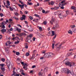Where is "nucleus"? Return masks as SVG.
I'll list each match as a JSON object with an SVG mask.
<instances>
[{
  "label": "nucleus",
  "instance_id": "f257e3e1",
  "mask_svg": "<svg viewBox=\"0 0 76 76\" xmlns=\"http://www.w3.org/2000/svg\"><path fill=\"white\" fill-rule=\"evenodd\" d=\"M9 23V20H6V21H4L2 22L1 25L0 26L3 29H4L6 27L4 26L5 24H7V23Z\"/></svg>",
  "mask_w": 76,
  "mask_h": 76
},
{
  "label": "nucleus",
  "instance_id": "aec40b11",
  "mask_svg": "<svg viewBox=\"0 0 76 76\" xmlns=\"http://www.w3.org/2000/svg\"><path fill=\"white\" fill-rule=\"evenodd\" d=\"M51 4V5H54V2H53V1H51L50 3V2H49V5H50Z\"/></svg>",
  "mask_w": 76,
  "mask_h": 76
},
{
  "label": "nucleus",
  "instance_id": "69168bd1",
  "mask_svg": "<svg viewBox=\"0 0 76 76\" xmlns=\"http://www.w3.org/2000/svg\"><path fill=\"white\" fill-rule=\"evenodd\" d=\"M54 20H55L54 18H53L52 19V21H53V22H54Z\"/></svg>",
  "mask_w": 76,
  "mask_h": 76
},
{
  "label": "nucleus",
  "instance_id": "2eb2a0df",
  "mask_svg": "<svg viewBox=\"0 0 76 76\" xmlns=\"http://www.w3.org/2000/svg\"><path fill=\"white\" fill-rule=\"evenodd\" d=\"M18 6H19V7H20L21 9H23V8H24V5H22L20 4H19Z\"/></svg>",
  "mask_w": 76,
  "mask_h": 76
},
{
  "label": "nucleus",
  "instance_id": "c9c22d12",
  "mask_svg": "<svg viewBox=\"0 0 76 76\" xmlns=\"http://www.w3.org/2000/svg\"><path fill=\"white\" fill-rule=\"evenodd\" d=\"M16 55H18L20 54V53L19 52H16Z\"/></svg>",
  "mask_w": 76,
  "mask_h": 76
},
{
  "label": "nucleus",
  "instance_id": "5701e85b",
  "mask_svg": "<svg viewBox=\"0 0 76 76\" xmlns=\"http://www.w3.org/2000/svg\"><path fill=\"white\" fill-rule=\"evenodd\" d=\"M14 14L15 15H16V16H18L19 15V14L17 12H15Z\"/></svg>",
  "mask_w": 76,
  "mask_h": 76
},
{
  "label": "nucleus",
  "instance_id": "7ed1b4c3",
  "mask_svg": "<svg viewBox=\"0 0 76 76\" xmlns=\"http://www.w3.org/2000/svg\"><path fill=\"white\" fill-rule=\"evenodd\" d=\"M65 64L66 66H69V67H72V66H73V65H75V64L74 63V62H70L69 61H66L65 62Z\"/></svg>",
  "mask_w": 76,
  "mask_h": 76
},
{
  "label": "nucleus",
  "instance_id": "0eeeda50",
  "mask_svg": "<svg viewBox=\"0 0 76 76\" xmlns=\"http://www.w3.org/2000/svg\"><path fill=\"white\" fill-rule=\"evenodd\" d=\"M55 24H56V25L55 26H54V27L53 28V29H56V28H58L59 27V26L58 25V24L56 23H55Z\"/></svg>",
  "mask_w": 76,
  "mask_h": 76
},
{
  "label": "nucleus",
  "instance_id": "ddd939ff",
  "mask_svg": "<svg viewBox=\"0 0 76 76\" xmlns=\"http://www.w3.org/2000/svg\"><path fill=\"white\" fill-rule=\"evenodd\" d=\"M11 43H11L10 42L8 41L6 43V45L7 46H8V45H10V44Z\"/></svg>",
  "mask_w": 76,
  "mask_h": 76
},
{
  "label": "nucleus",
  "instance_id": "052dcab7",
  "mask_svg": "<svg viewBox=\"0 0 76 76\" xmlns=\"http://www.w3.org/2000/svg\"><path fill=\"white\" fill-rule=\"evenodd\" d=\"M20 29H19V28H16V30L17 31H18Z\"/></svg>",
  "mask_w": 76,
  "mask_h": 76
},
{
  "label": "nucleus",
  "instance_id": "774afa93",
  "mask_svg": "<svg viewBox=\"0 0 76 76\" xmlns=\"http://www.w3.org/2000/svg\"><path fill=\"white\" fill-rule=\"evenodd\" d=\"M20 14H23V12H22L21 11H20Z\"/></svg>",
  "mask_w": 76,
  "mask_h": 76
},
{
  "label": "nucleus",
  "instance_id": "c03bdc74",
  "mask_svg": "<svg viewBox=\"0 0 76 76\" xmlns=\"http://www.w3.org/2000/svg\"><path fill=\"white\" fill-rule=\"evenodd\" d=\"M36 67V66H35V65H34L32 66V69H34V68H35Z\"/></svg>",
  "mask_w": 76,
  "mask_h": 76
},
{
  "label": "nucleus",
  "instance_id": "79ce46f5",
  "mask_svg": "<svg viewBox=\"0 0 76 76\" xmlns=\"http://www.w3.org/2000/svg\"><path fill=\"white\" fill-rule=\"evenodd\" d=\"M43 23L44 25H46V24H47V22H46L45 21H43Z\"/></svg>",
  "mask_w": 76,
  "mask_h": 76
},
{
  "label": "nucleus",
  "instance_id": "cd10ccee",
  "mask_svg": "<svg viewBox=\"0 0 76 76\" xmlns=\"http://www.w3.org/2000/svg\"><path fill=\"white\" fill-rule=\"evenodd\" d=\"M27 4L28 5H32L33 4H32V3H30L29 2H27Z\"/></svg>",
  "mask_w": 76,
  "mask_h": 76
},
{
  "label": "nucleus",
  "instance_id": "1a4fd4ad",
  "mask_svg": "<svg viewBox=\"0 0 76 76\" xmlns=\"http://www.w3.org/2000/svg\"><path fill=\"white\" fill-rule=\"evenodd\" d=\"M67 15H66L65 16L61 14H60L59 15V17L60 19H62V18H63L64 17H66Z\"/></svg>",
  "mask_w": 76,
  "mask_h": 76
},
{
  "label": "nucleus",
  "instance_id": "bf43d9fd",
  "mask_svg": "<svg viewBox=\"0 0 76 76\" xmlns=\"http://www.w3.org/2000/svg\"><path fill=\"white\" fill-rule=\"evenodd\" d=\"M13 53H14V54H15V53H16V52L15 51V50L13 51Z\"/></svg>",
  "mask_w": 76,
  "mask_h": 76
},
{
  "label": "nucleus",
  "instance_id": "0e129e2a",
  "mask_svg": "<svg viewBox=\"0 0 76 76\" xmlns=\"http://www.w3.org/2000/svg\"><path fill=\"white\" fill-rule=\"evenodd\" d=\"M42 53H43V54H44V53H45V51H44L42 52Z\"/></svg>",
  "mask_w": 76,
  "mask_h": 76
},
{
  "label": "nucleus",
  "instance_id": "4be33fe9",
  "mask_svg": "<svg viewBox=\"0 0 76 76\" xmlns=\"http://www.w3.org/2000/svg\"><path fill=\"white\" fill-rule=\"evenodd\" d=\"M38 28L39 29V30H40V31H42V27H39Z\"/></svg>",
  "mask_w": 76,
  "mask_h": 76
},
{
  "label": "nucleus",
  "instance_id": "c85d7f7f",
  "mask_svg": "<svg viewBox=\"0 0 76 76\" xmlns=\"http://www.w3.org/2000/svg\"><path fill=\"white\" fill-rule=\"evenodd\" d=\"M62 43H61L59 46L58 47H57V48H61V45H62Z\"/></svg>",
  "mask_w": 76,
  "mask_h": 76
},
{
  "label": "nucleus",
  "instance_id": "49530a36",
  "mask_svg": "<svg viewBox=\"0 0 76 76\" xmlns=\"http://www.w3.org/2000/svg\"><path fill=\"white\" fill-rule=\"evenodd\" d=\"M33 41H35V38L33 37Z\"/></svg>",
  "mask_w": 76,
  "mask_h": 76
},
{
  "label": "nucleus",
  "instance_id": "4d7b16f0",
  "mask_svg": "<svg viewBox=\"0 0 76 76\" xmlns=\"http://www.w3.org/2000/svg\"><path fill=\"white\" fill-rule=\"evenodd\" d=\"M61 9H64V7H61Z\"/></svg>",
  "mask_w": 76,
  "mask_h": 76
},
{
  "label": "nucleus",
  "instance_id": "dca6fc26",
  "mask_svg": "<svg viewBox=\"0 0 76 76\" xmlns=\"http://www.w3.org/2000/svg\"><path fill=\"white\" fill-rule=\"evenodd\" d=\"M66 69H62L61 70V71L62 72H65L66 73Z\"/></svg>",
  "mask_w": 76,
  "mask_h": 76
},
{
  "label": "nucleus",
  "instance_id": "e433bc0d",
  "mask_svg": "<svg viewBox=\"0 0 76 76\" xmlns=\"http://www.w3.org/2000/svg\"><path fill=\"white\" fill-rule=\"evenodd\" d=\"M13 28H11L10 29H9V31H13Z\"/></svg>",
  "mask_w": 76,
  "mask_h": 76
},
{
  "label": "nucleus",
  "instance_id": "2f4dec72",
  "mask_svg": "<svg viewBox=\"0 0 76 76\" xmlns=\"http://www.w3.org/2000/svg\"><path fill=\"white\" fill-rule=\"evenodd\" d=\"M19 41H17V42H15V44H18L19 43Z\"/></svg>",
  "mask_w": 76,
  "mask_h": 76
},
{
  "label": "nucleus",
  "instance_id": "20e7f679",
  "mask_svg": "<svg viewBox=\"0 0 76 76\" xmlns=\"http://www.w3.org/2000/svg\"><path fill=\"white\" fill-rule=\"evenodd\" d=\"M67 3V2L66 3V1H61V2H60L59 4V6L60 7V5L62 6H65Z\"/></svg>",
  "mask_w": 76,
  "mask_h": 76
},
{
  "label": "nucleus",
  "instance_id": "f8f14e48",
  "mask_svg": "<svg viewBox=\"0 0 76 76\" xmlns=\"http://www.w3.org/2000/svg\"><path fill=\"white\" fill-rule=\"evenodd\" d=\"M1 31L2 34H4V32H6V29H2L1 30Z\"/></svg>",
  "mask_w": 76,
  "mask_h": 76
},
{
  "label": "nucleus",
  "instance_id": "a18cd8bd",
  "mask_svg": "<svg viewBox=\"0 0 76 76\" xmlns=\"http://www.w3.org/2000/svg\"><path fill=\"white\" fill-rule=\"evenodd\" d=\"M0 16H1V17H2L3 16V13L0 14Z\"/></svg>",
  "mask_w": 76,
  "mask_h": 76
},
{
  "label": "nucleus",
  "instance_id": "09e8293b",
  "mask_svg": "<svg viewBox=\"0 0 76 76\" xmlns=\"http://www.w3.org/2000/svg\"><path fill=\"white\" fill-rule=\"evenodd\" d=\"M25 46H28V44L27 43H26L25 44Z\"/></svg>",
  "mask_w": 76,
  "mask_h": 76
},
{
  "label": "nucleus",
  "instance_id": "39448f33",
  "mask_svg": "<svg viewBox=\"0 0 76 76\" xmlns=\"http://www.w3.org/2000/svg\"><path fill=\"white\" fill-rule=\"evenodd\" d=\"M4 66V64H0V66H1V69L2 70V72H4L5 71V67Z\"/></svg>",
  "mask_w": 76,
  "mask_h": 76
},
{
  "label": "nucleus",
  "instance_id": "b1692460",
  "mask_svg": "<svg viewBox=\"0 0 76 76\" xmlns=\"http://www.w3.org/2000/svg\"><path fill=\"white\" fill-rule=\"evenodd\" d=\"M37 53V51L36 50H34L33 52V55H35V54Z\"/></svg>",
  "mask_w": 76,
  "mask_h": 76
},
{
  "label": "nucleus",
  "instance_id": "e2e57ef3",
  "mask_svg": "<svg viewBox=\"0 0 76 76\" xmlns=\"http://www.w3.org/2000/svg\"><path fill=\"white\" fill-rule=\"evenodd\" d=\"M23 65V66H27V64H26V63H24V64Z\"/></svg>",
  "mask_w": 76,
  "mask_h": 76
},
{
  "label": "nucleus",
  "instance_id": "393cba45",
  "mask_svg": "<svg viewBox=\"0 0 76 76\" xmlns=\"http://www.w3.org/2000/svg\"><path fill=\"white\" fill-rule=\"evenodd\" d=\"M34 16H36V17H38V18H39V19H40V17H39V16L38 15V14H35Z\"/></svg>",
  "mask_w": 76,
  "mask_h": 76
},
{
  "label": "nucleus",
  "instance_id": "5fc2aeb1",
  "mask_svg": "<svg viewBox=\"0 0 76 76\" xmlns=\"http://www.w3.org/2000/svg\"><path fill=\"white\" fill-rule=\"evenodd\" d=\"M17 31H18V32H20V31H21L20 29H19V30H18Z\"/></svg>",
  "mask_w": 76,
  "mask_h": 76
},
{
  "label": "nucleus",
  "instance_id": "a211bd4d",
  "mask_svg": "<svg viewBox=\"0 0 76 76\" xmlns=\"http://www.w3.org/2000/svg\"><path fill=\"white\" fill-rule=\"evenodd\" d=\"M20 36H23V35H26V34L25 33H22L19 34Z\"/></svg>",
  "mask_w": 76,
  "mask_h": 76
},
{
  "label": "nucleus",
  "instance_id": "9d476101",
  "mask_svg": "<svg viewBox=\"0 0 76 76\" xmlns=\"http://www.w3.org/2000/svg\"><path fill=\"white\" fill-rule=\"evenodd\" d=\"M43 57L45 58H48L49 56L48 53L45 54Z\"/></svg>",
  "mask_w": 76,
  "mask_h": 76
},
{
  "label": "nucleus",
  "instance_id": "37998d69",
  "mask_svg": "<svg viewBox=\"0 0 76 76\" xmlns=\"http://www.w3.org/2000/svg\"><path fill=\"white\" fill-rule=\"evenodd\" d=\"M10 10L13 11V9H12V8L10 7Z\"/></svg>",
  "mask_w": 76,
  "mask_h": 76
},
{
  "label": "nucleus",
  "instance_id": "7c9ffc66",
  "mask_svg": "<svg viewBox=\"0 0 76 76\" xmlns=\"http://www.w3.org/2000/svg\"><path fill=\"white\" fill-rule=\"evenodd\" d=\"M54 45H55L53 43L52 45V47L53 49H54Z\"/></svg>",
  "mask_w": 76,
  "mask_h": 76
},
{
  "label": "nucleus",
  "instance_id": "423d86ee",
  "mask_svg": "<svg viewBox=\"0 0 76 76\" xmlns=\"http://www.w3.org/2000/svg\"><path fill=\"white\" fill-rule=\"evenodd\" d=\"M65 73L67 74H69V73H70L71 75H73V72H71L70 70L67 68H66Z\"/></svg>",
  "mask_w": 76,
  "mask_h": 76
},
{
  "label": "nucleus",
  "instance_id": "864d4df0",
  "mask_svg": "<svg viewBox=\"0 0 76 76\" xmlns=\"http://www.w3.org/2000/svg\"><path fill=\"white\" fill-rule=\"evenodd\" d=\"M43 59H44V57H42L40 58V60H43Z\"/></svg>",
  "mask_w": 76,
  "mask_h": 76
},
{
  "label": "nucleus",
  "instance_id": "3c124183",
  "mask_svg": "<svg viewBox=\"0 0 76 76\" xmlns=\"http://www.w3.org/2000/svg\"><path fill=\"white\" fill-rule=\"evenodd\" d=\"M9 20L10 22H12V20H12V19H9Z\"/></svg>",
  "mask_w": 76,
  "mask_h": 76
},
{
  "label": "nucleus",
  "instance_id": "473e14b6",
  "mask_svg": "<svg viewBox=\"0 0 76 76\" xmlns=\"http://www.w3.org/2000/svg\"><path fill=\"white\" fill-rule=\"evenodd\" d=\"M1 61H3V62H4V61H5V59H4V58H2L1 59Z\"/></svg>",
  "mask_w": 76,
  "mask_h": 76
},
{
  "label": "nucleus",
  "instance_id": "de8ad7c7",
  "mask_svg": "<svg viewBox=\"0 0 76 76\" xmlns=\"http://www.w3.org/2000/svg\"><path fill=\"white\" fill-rule=\"evenodd\" d=\"M29 18L31 20H32V19H33V18L31 16H30Z\"/></svg>",
  "mask_w": 76,
  "mask_h": 76
},
{
  "label": "nucleus",
  "instance_id": "9b49d317",
  "mask_svg": "<svg viewBox=\"0 0 76 76\" xmlns=\"http://www.w3.org/2000/svg\"><path fill=\"white\" fill-rule=\"evenodd\" d=\"M26 17V16H25V15H23L22 17L20 18V20H23V19L25 20V19Z\"/></svg>",
  "mask_w": 76,
  "mask_h": 76
},
{
  "label": "nucleus",
  "instance_id": "680f3d73",
  "mask_svg": "<svg viewBox=\"0 0 76 76\" xmlns=\"http://www.w3.org/2000/svg\"><path fill=\"white\" fill-rule=\"evenodd\" d=\"M21 74L23 75H25V73H23V72H22Z\"/></svg>",
  "mask_w": 76,
  "mask_h": 76
},
{
  "label": "nucleus",
  "instance_id": "6e6d98bb",
  "mask_svg": "<svg viewBox=\"0 0 76 76\" xmlns=\"http://www.w3.org/2000/svg\"><path fill=\"white\" fill-rule=\"evenodd\" d=\"M33 59H34V57H31L30 58V60H33Z\"/></svg>",
  "mask_w": 76,
  "mask_h": 76
},
{
  "label": "nucleus",
  "instance_id": "c756f323",
  "mask_svg": "<svg viewBox=\"0 0 76 76\" xmlns=\"http://www.w3.org/2000/svg\"><path fill=\"white\" fill-rule=\"evenodd\" d=\"M13 18H14L16 20H19V19L18 18H16V17H13Z\"/></svg>",
  "mask_w": 76,
  "mask_h": 76
},
{
  "label": "nucleus",
  "instance_id": "338daca9",
  "mask_svg": "<svg viewBox=\"0 0 76 76\" xmlns=\"http://www.w3.org/2000/svg\"><path fill=\"white\" fill-rule=\"evenodd\" d=\"M28 46H25V48H28Z\"/></svg>",
  "mask_w": 76,
  "mask_h": 76
},
{
  "label": "nucleus",
  "instance_id": "412c9836",
  "mask_svg": "<svg viewBox=\"0 0 76 76\" xmlns=\"http://www.w3.org/2000/svg\"><path fill=\"white\" fill-rule=\"evenodd\" d=\"M33 37V35L31 34H30L28 36V38H29H29H32V37Z\"/></svg>",
  "mask_w": 76,
  "mask_h": 76
},
{
  "label": "nucleus",
  "instance_id": "bb28decb",
  "mask_svg": "<svg viewBox=\"0 0 76 76\" xmlns=\"http://www.w3.org/2000/svg\"><path fill=\"white\" fill-rule=\"evenodd\" d=\"M68 33L69 34H72V31L69 30V31H68Z\"/></svg>",
  "mask_w": 76,
  "mask_h": 76
},
{
  "label": "nucleus",
  "instance_id": "6ab92c4d",
  "mask_svg": "<svg viewBox=\"0 0 76 76\" xmlns=\"http://www.w3.org/2000/svg\"><path fill=\"white\" fill-rule=\"evenodd\" d=\"M29 31L30 32H31V31H33L34 30V28H29L28 29Z\"/></svg>",
  "mask_w": 76,
  "mask_h": 76
},
{
  "label": "nucleus",
  "instance_id": "6e6552de",
  "mask_svg": "<svg viewBox=\"0 0 76 76\" xmlns=\"http://www.w3.org/2000/svg\"><path fill=\"white\" fill-rule=\"evenodd\" d=\"M16 61H19V62H20V63H21V64H22V65H23V64H24V62H21L22 60H20V59H19V58H17Z\"/></svg>",
  "mask_w": 76,
  "mask_h": 76
},
{
  "label": "nucleus",
  "instance_id": "ea45409f",
  "mask_svg": "<svg viewBox=\"0 0 76 76\" xmlns=\"http://www.w3.org/2000/svg\"><path fill=\"white\" fill-rule=\"evenodd\" d=\"M66 13L67 15H68V14H69V11H66Z\"/></svg>",
  "mask_w": 76,
  "mask_h": 76
},
{
  "label": "nucleus",
  "instance_id": "4c0bfd02",
  "mask_svg": "<svg viewBox=\"0 0 76 76\" xmlns=\"http://www.w3.org/2000/svg\"><path fill=\"white\" fill-rule=\"evenodd\" d=\"M59 9V7H58L54 8L55 10H57V9Z\"/></svg>",
  "mask_w": 76,
  "mask_h": 76
},
{
  "label": "nucleus",
  "instance_id": "4468645a",
  "mask_svg": "<svg viewBox=\"0 0 76 76\" xmlns=\"http://www.w3.org/2000/svg\"><path fill=\"white\" fill-rule=\"evenodd\" d=\"M42 71H43V69H42L41 70V72H39V76H42Z\"/></svg>",
  "mask_w": 76,
  "mask_h": 76
},
{
  "label": "nucleus",
  "instance_id": "13d9d810",
  "mask_svg": "<svg viewBox=\"0 0 76 76\" xmlns=\"http://www.w3.org/2000/svg\"><path fill=\"white\" fill-rule=\"evenodd\" d=\"M24 22L26 24H28V22L26 21H25Z\"/></svg>",
  "mask_w": 76,
  "mask_h": 76
},
{
  "label": "nucleus",
  "instance_id": "603ef678",
  "mask_svg": "<svg viewBox=\"0 0 76 76\" xmlns=\"http://www.w3.org/2000/svg\"><path fill=\"white\" fill-rule=\"evenodd\" d=\"M74 12H76V8L75 9H74Z\"/></svg>",
  "mask_w": 76,
  "mask_h": 76
},
{
  "label": "nucleus",
  "instance_id": "72a5a7b5",
  "mask_svg": "<svg viewBox=\"0 0 76 76\" xmlns=\"http://www.w3.org/2000/svg\"><path fill=\"white\" fill-rule=\"evenodd\" d=\"M29 53H26V56H29Z\"/></svg>",
  "mask_w": 76,
  "mask_h": 76
},
{
  "label": "nucleus",
  "instance_id": "a878e982",
  "mask_svg": "<svg viewBox=\"0 0 76 76\" xmlns=\"http://www.w3.org/2000/svg\"><path fill=\"white\" fill-rule=\"evenodd\" d=\"M52 35L51 36H53V35H55V34H54V31H52Z\"/></svg>",
  "mask_w": 76,
  "mask_h": 76
},
{
  "label": "nucleus",
  "instance_id": "58836bf2",
  "mask_svg": "<svg viewBox=\"0 0 76 76\" xmlns=\"http://www.w3.org/2000/svg\"><path fill=\"white\" fill-rule=\"evenodd\" d=\"M76 8V7H71V9H75Z\"/></svg>",
  "mask_w": 76,
  "mask_h": 76
},
{
  "label": "nucleus",
  "instance_id": "f03ea898",
  "mask_svg": "<svg viewBox=\"0 0 76 76\" xmlns=\"http://www.w3.org/2000/svg\"><path fill=\"white\" fill-rule=\"evenodd\" d=\"M7 64L8 67L9 69H12V67L13 66V64H11V65H10V62L9 60H8L7 61Z\"/></svg>",
  "mask_w": 76,
  "mask_h": 76
},
{
  "label": "nucleus",
  "instance_id": "8fccbe9b",
  "mask_svg": "<svg viewBox=\"0 0 76 76\" xmlns=\"http://www.w3.org/2000/svg\"><path fill=\"white\" fill-rule=\"evenodd\" d=\"M50 23L51 24H53V21H50Z\"/></svg>",
  "mask_w": 76,
  "mask_h": 76
},
{
  "label": "nucleus",
  "instance_id": "f3484780",
  "mask_svg": "<svg viewBox=\"0 0 76 76\" xmlns=\"http://www.w3.org/2000/svg\"><path fill=\"white\" fill-rule=\"evenodd\" d=\"M48 56H49V57H51V56L52 55H53V53H48Z\"/></svg>",
  "mask_w": 76,
  "mask_h": 76
},
{
  "label": "nucleus",
  "instance_id": "f704fd0d",
  "mask_svg": "<svg viewBox=\"0 0 76 76\" xmlns=\"http://www.w3.org/2000/svg\"><path fill=\"white\" fill-rule=\"evenodd\" d=\"M71 27L72 28H75V25H74L73 26H71Z\"/></svg>",
  "mask_w": 76,
  "mask_h": 76
},
{
  "label": "nucleus",
  "instance_id": "a19ab883",
  "mask_svg": "<svg viewBox=\"0 0 76 76\" xmlns=\"http://www.w3.org/2000/svg\"><path fill=\"white\" fill-rule=\"evenodd\" d=\"M42 12L43 13H45V11L44 10H42Z\"/></svg>",
  "mask_w": 76,
  "mask_h": 76
}]
</instances>
